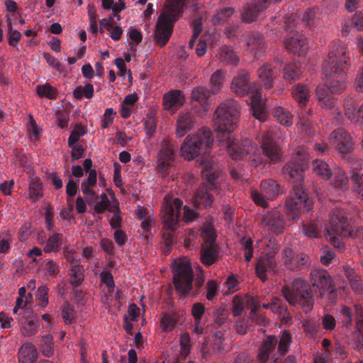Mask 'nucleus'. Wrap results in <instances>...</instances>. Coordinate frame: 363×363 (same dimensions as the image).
<instances>
[{
    "instance_id": "obj_42",
    "label": "nucleus",
    "mask_w": 363,
    "mask_h": 363,
    "mask_svg": "<svg viewBox=\"0 0 363 363\" xmlns=\"http://www.w3.org/2000/svg\"><path fill=\"white\" fill-rule=\"evenodd\" d=\"M86 133V128L82 123L77 124L68 138V146L72 147L74 143H77L79 138L84 136Z\"/></svg>"
},
{
    "instance_id": "obj_14",
    "label": "nucleus",
    "mask_w": 363,
    "mask_h": 363,
    "mask_svg": "<svg viewBox=\"0 0 363 363\" xmlns=\"http://www.w3.org/2000/svg\"><path fill=\"white\" fill-rule=\"evenodd\" d=\"M175 146L168 139L161 142V148L157 153V170L163 177L169 173L175 160Z\"/></svg>"
},
{
    "instance_id": "obj_24",
    "label": "nucleus",
    "mask_w": 363,
    "mask_h": 363,
    "mask_svg": "<svg viewBox=\"0 0 363 363\" xmlns=\"http://www.w3.org/2000/svg\"><path fill=\"white\" fill-rule=\"evenodd\" d=\"M247 50L255 57H259L264 52L266 48L265 41L262 34L258 32H251L245 40Z\"/></svg>"
},
{
    "instance_id": "obj_63",
    "label": "nucleus",
    "mask_w": 363,
    "mask_h": 363,
    "mask_svg": "<svg viewBox=\"0 0 363 363\" xmlns=\"http://www.w3.org/2000/svg\"><path fill=\"white\" fill-rule=\"evenodd\" d=\"M181 353L184 356L189 354L191 350V340L188 333H184L180 337Z\"/></svg>"
},
{
    "instance_id": "obj_40",
    "label": "nucleus",
    "mask_w": 363,
    "mask_h": 363,
    "mask_svg": "<svg viewBox=\"0 0 363 363\" xmlns=\"http://www.w3.org/2000/svg\"><path fill=\"white\" fill-rule=\"evenodd\" d=\"M333 182L336 188H338L341 190H345L348 189V178L345 172L341 169H338L335 171L333 174Z\"/></svg>"
},
{
    "instance_id": "obj_7",
    "label": "nucleus",
    "mask_w": 363,
    "mask_h": 363,
    "mask_svg": "<svg viewBox=\"0 0 363 363\" xmlns=\"http://www.w3.org/2000/svg\"><path fill=\"white\" fill-rule=\"evenodd\" d=\"M202 166V179L206 182L196 191L193 203L195 207L207 208L213 204V192L218 191L216 180L219 177L220 172L218 165L213 160H204Z\"/></svg>"
},
{
    "instance_id": "obj_11",
    "label": "nucleus",
    "mask_w": 363,
    "mask_h": 363,
    "mask_svg": "<svg viewBox=\"0 0 363 363\" xmlns=\"http://www.w3.org/2000/svg\"><path fill=\"white\" fill-rule=\"evenodd\" d=\"M194 274L189 263L179 262L173 268V283L180 296L186 297L193 289Z\"/></svg>"
},
{
    "instance_id": "obj_21",
    "label": "nucleus",
    "mask_w": 363,
    "mask_h": 363,
    "mask_svg": "<svg viewBox=\"0 0 363 363\" xmlns=\"http://www.w3.org/2000/svg\"><path fill=\"white\" fill-rule=\"evenodd\" d=\"M285 46L289 52L298 55V56L306 53L308 48L306 38L302 33L298 31L291 33V35L288 37L285 41Z\"/></svg>"
},
{
    "instance_id": "obj_55",
    "label": "nucleus",
    "mask_w": 363,
    "mask_h": 363,
    "mask_svg": "<svg viewBox=\"0 0 363 363\" xmlns=\"http://www.w3.org/2000/svg\"><path fill=\"white\" fill-rule=\"evenodd\" d=\"M341 323L343 326L349 328L352 323V310L347 306H342L340 311Z\"/></svg>"
},
{
    "instance_id": "obj_28",
    "label": "nucleus",
    "mask_w": 363,
    "mask_h": 363,
    "mask_svg": "<svg viewBox=\"0 0 363 363\" xmlns=\"http://www.w3.org/2000/svg\"><path fill=\"white\" fill-rule=\"evenodd\" d=\"M211 91L208 89L203 86H196L191 92V99L193 101L197 102L206 111L210 106L209 97Z\"/></svg>"
},
{
    "instance_id": "obj_12",
    "label": "nucleus",
    "mask_w": 363,
    "mask_h": 363,
    "mask_svg": "<svg viewBox=\"0 0 363 363\" xmlns=\"http://www.w3.org/2000/svg\"><path fill=\"white\" fill-rule=\"evenodd\" d=\"M182 206L183 201L181 199L169 196L164 197L162 204V218L166 229L173 231L177 228Z\"/></svg>"
},
{
    "instance_id": "obj_46",
    "label": "nucleus",
    "mask_w": 363,
    "mask_h": 363,
    "mask_svg": "<svg viewBox=\"0 0 363 363\" xmlns=\"http://www.w3.org/2000/svg\"><path fill=\"white\" fill-rule=\"evenodd\" d=\"M36 91L40 97H46L49 99H54L57 97V92L49 83L44 85H38Z\"/></svg>"
},
{
    "instance_id": "obj_22",
    "label": "nucleus",
    "mask_w": 363,
    "mask_h": 363,
    "mask_svg": "<svg viewBox=\"0 0 363 363\" xmlns=\"http://www.w3.org/2000/svg\"><path fill=\"white\" fill-rule=\"evenodd\" d=\"M185 102L184 94L181 90H171L163 96L164 108L175 113Z\"/></svg>"
},
{
    "instance_id": "obj_60",
    "label": "nucleus",
    "mask_w": 363,
    "mask_h": 363,
    "mask_svg": "<svg viewBox=\"0 0 363 363\" xmlns=\"http://www.w3.org/2000/svg\"><path fill=\"white\" fill-rule=\"evenodd\" d=\"M100 278L101 281L107 286L108 291L110 293L113 292L115 288V282L112 274L110 272L103 271L100 274Z\"/></svg>"
},
{
    "instance_id": "obj_4",
    "label": "nucleus",
    "mask_w": 363,
    "mask_h": 363,
    "mask_svg": "<svg viewBox=\"0 0 363 363\" xmlns=\"http://www.w3.org/2000/svg\"><path fill=\"white\" fill-rule=\"evenodd\" d=\"M291 342V336L286 330L281 333L279 340L276 335H268L258 349L257 363H296V359L294 355H289L284 360L277 357L276 350L280 355H284Z\"/></svg>"
},
{
    "instance_id": "obj_29",
    "label": "nucleus",
    "mask_w": 363,
    "mask_h": 363,
    "mask_svg": "<svg viewBox=\"0 0 363 363\" xmlns=\"http://www.w3.org/2000/svg\"><path fill=\"white\" fill-rule=\"evenodd\" d=\"M217 57L220 63L236 66L239 62V57L230 47L222 46L217 54Z\"/></svg>"
},
{
    "instance_id": "obj_32",
    "label": "nucleus",
    "mask_w": 363,
    "mask_h": 363,
    "mask_svg": "<svg viewBox=\"0 0 363 363\" xmlns=\"http://www.w3.org/2000/svg\"><path fill=\"white\" fill-rule=\"evenodd\" d=\"M27 195L32 203L37 202L43 197V186L38 178H33L30 181Z\"/></svg>"
},
{
    "instance_id": "obj_56",
    "label": "nucleus",
    "mask_w": 363,
    "mask_h": 363,
    "mask_svg": "<svg viewBox=\"0 0 363 363\" xmlns=\"http://www.w3.org/2000/svg\"><path fill=\"white\" fill-rule=\"evenodd\" d=\"M8 24V35H9V44L11 46L15 47L16 46L18 42L20 40L21 38V35L19 31L12 30L11 22L9 18L7 19Z\"/></svg>"
},
{
    "instance_id": "obj_39",
    "label": "nucleus",
    "mask_w": 363,
    "mask_h": 363,
    "mask_svg": "<svg viewBox=\"0 0 363 363\" xmlns=\"http://www.w3.org/2000/svg\"><path fill=\"white\" fill-rule=\"evenodd\" d=\"M234 11L231 7H225L218 10L212 17L213 23L218 26L225 23L233 16Z\"/></svg>"
},
{
    "instance_id": "obj_54",
    "label": "nucleus",
    "mask_w": 363,
    "mask_h": 363,
    "mask_svg": "<svg viewBox=\"0 0 363 363\" xmlns=\"http://www.w3.org/2000/svg\"><path fill=\"white\" fill-rule=\"evenodd\" d=\"M55 118L57 127L67 130L69 120V114L64 110H59L55 113Z\"/></svg>"
},
{
    "instance_id": "obj_58",
    "label": "nucleus",
    "mask_w": 363,
    "mask_h": 363,
    "mask_svg": "<svg viewBox=\"0 0 363 363\" xmlns=\"http://www.w3.org/2000/svg\"><path fill=\"white\" fill-rule=\"evenodd\" d=\"M321 324L324 330L332 331L336 327V320L333 315L326 313L321 318Z\"/></svg>"
},
{
    "instance_id": "obj_35",
    "label": "nucleus",
    "mask_w": 363,
    "mask_h": 363,
    "mask_svg": "<svg viewBox=\"0 0 363 363\" xmlns=\"http://www.w3.org/2000/svg\"><path fill=\"white\" fill-rule=\"evenodd\" d=\"M322 230V225L319 220H309L303 223V233L310 238H317L320 237Z\"/></svg>"
},
{
    "instance_id": "obj_3",
    "label": "nucleus",
    "mask_w": 363,
    "mask_h": 363,
    "mask_svg": "<svg viewBox=\"0 0 363 363\" xmlns=\"http://www.w3.org/2000/svg\"><path fill=\"white\" fill-rule=\"evenodd\" d=\"M350 65L347 48L339 41L333 42L328 59L323 66V72L326 78V86L330 93L340 94L345 89L346 69Z\"/></svg>"
},
{
    "instance_id": "obj_44",
    "label": "nucleus",
    "mask_w": 363,
    "mask_h": 363,
    "mask_svg": "<svg viewBox=\"0 0 363 363\" xmlns=\"http://www.w3.org/2000/svg\"><path fill=\"white\" fill-rule=\"evenodd\" d=\"M225 79V73L223 70H216L211 77V84L213 94H216L221 88Z\"/></svg>"
},
{
    "instance_id": "obj_48",
    "label": "nucleus",
    "mask_w": 363,
    "mask_h": 363,
    "mask_svg": "<svg viewBox=\"0 0 363 363\" xmlns=\"http://www.w3.org/2000/svg\"><path fill=\"white\" fill-rule=\"evenodd\" d=\"M301 16L302 23L304 26L313 27L316 25L318 18L315 11L313 9L306 10Z\"/></svg>"
},
{
    "instance_id": "obj_5",
    "label": "nucleus",
    "mask_w": 363,
    "mask_h": 363,
    "mask_svg": "<svg viewBox=\"0 0 363 363\" xmlns=\"http://www.w3.org/2000/svg\"><path fill=\"white\" fill-rule=\"evenodd\" d=\"M328 236L335 248L342 250L344 243L340 237H352L353 239L363 242V226L352 228L344 212L339 208H335L330 214V224L326 228Z\"/></svg>"
},
{
    "instance_id": "obj_9",
    "label": "nucleus",
    "mask_w": 363,
    "mask_h": 363,
    "mask_svg": "<svg viewBox=\"0 0 363 363\" xmlns=\"http://www.w3.org/2000/svg\"><path fill=\"white\" fill-rule=\"evenodd\" d=\"M281 294L291 306H301L306 313L313 308L314 299L311 286L301 279H295L290 285L284 286Z\"/></svg>"
},
{
    "instance_id": "obj_49",
    "label": "nucleus",
    "mask_w": 363,
    "mask_h": 363,
    "mask_svg": "<svg viewBox=\"0 0 363 363\" xmlns=\"http://www.w3.org/2000/svg\"><path fill=\"white\" fill-rule=\"evenodd\" d=\"M352 189L359 198L363 199V173L362 174H353Z\"/></svg>"
},
{
    "instance_id": "obj_23",
    "label": "nucleus",
    "mask_w": 363,
    "mask_h": 363,
    "mask_svg": "<svg viewBox=\"0 0 363 363\" xmlns=\"http://www.w3.org/2000/svg\"><path fill=\"white\" fill-rule=\"evenodd\" d=\"M196 123L194 115L189 111L179 112L177 120L176 134L181 138L191 130Z\"/></svg>"
},
{
    "instance_id": "obj_16",
    "label": "nucleus",
    "mask_w": 363,
    "mask_h": 363,
    "mask_svg": "<svg viewBox=\"0 0 363 363\" xmlns=\"http://www.w3.org/2000/svg\"><path fill=\"white\" fill-rule=\"evenodd\" d=\"M291 95L300 107L299 117L307 121L312 115V109L308 108L310 90L305 84H298L292 89Z\"/></svg>"
},
{
    "instance_id": "obj_50",
    "label": "nucleus",
    "mask_w": 363,
    "mask_h": 363,
    "mask_svg": "<svg viewBox=\"0 0 363 363\" xmlns=\"http://www.w3.org/2000/svg\"><path fill=\"white\" fill-rule=\"evenodd\" d=\"M348 120L357 126L363 128V104L354 111L348 113Z\"/></svg>"
},
{
    "instance_id": "obj_13",
    "label": "nucleus",
    "mask_w": 363,
    "mask_h": 363,
    "mask_svg": "<svg viewBox=\"0 0 363 363\" xmlns=\"http://www.w3.org/2000/svg\"><path fill=\"white\" fill-rule=\"evenodd\" d=\"M310 281L313 287L318 289L321 297L328 294L332 299L335 298V288L333 279L327 270L320 268L313 269L310 274Z\"/></svg>"
},
{
    "instance_id": "obj_61",
    "label": "nucleus",
    "mask_w": 363,
    "mask_h": 363,
    "mask_svg": "<svg viewBox=\"0 0 363 363\" xmlns=\"http://www.w3.org/2000/svg\"><path fill=\"white\" fill-rule=\"evenodd\" d=\"M144 125L146 134L149 136V138H151L154 135L157 126L155 117L150 114L147 115L145 120Z\"/></svg>"
},
{
    "instance_id": "obj_8",
    "label": "nucleus",
    "mask_w": 363,
    "mask_h": 363,
    "mask_svg": "<svg viewBox=\"0 0 363 363\" xmlns=\"http://www.w3.org/2000/svg\"><path fill=\"white\" fill-rule=\"evenodd\" d=\"M186 0H169L166 10L157 20L155 40L160 46L165 45L170 38L174 23L183 11Z\"/></svg>"
},
{
    "instance_id": "obj_2",
    "label": "nucleus",
    "mask_w": 363,
    "mask_h": 363,
    "mask_svg": "<svg viewBox=\"0 0 363 363\" xmlns=\"http://www.w3.org/2000/svg\"><path fill=\"white\" fill-rule=\"evenodd\" d=\"M307 168V162L299 157H294L284 170L292 179L296 181L293 182V189L286 201V208L288 216L296 220L301 214L308 213L313 206V202L303 189V172Z\"/></svg>"
},
{
    "instance_id": "obj_51",
    "label": "nucleus",
    "mask_w": 363,
    "mask_h": 363,
    "mask_svg": "<svg viewBox=\"0 0 363 363\" xmlns=\"http://www.w3.org/2000/svg\"><path fill=\"white\" fill-rule=\"evenodd\" d=\"M347 162L350 168L351 178H352L353 174H362L360 173V170L363 167V161L362 159L353 156H350L347 158Z\"/></svg>"
},
{
    "instance_id": "obj_38",
    "label": "nucleus",
    "mask_w": 363,
    "mask_h": 363,
    "mask_svg": "<svg viewBox=\"0 0 363 363\" xmlns=\"http://www.w3.org/2000/svg\"><path fill=\"white\" fill-rule=\"evenodd\" d=\"M274 117L281 124L289 126L293 123L292 115L285 108L278 106L276 107L272 113Z\"/></svg>"
},
{
    "instance_id": "obj_6",
    "label": "nucleus",
    "mask_w": 363,
    "mask_h": 363,
    "mask_svg": "<svg viewBox=\"0 0 363 363\" xmlns=\"http://www.w3.org/2000/svg\"><path fill=\"white\" fill-rule=\"evenodd\" d=\"M231 89L239 96L251 94L250 109L255 118L262 121L264 117V106L262 100L261 89L256 84H250L247 71L240 69L233 77Z\"/></svg>"
},
{
    "instance_id": "obj_15",
    "label": "nucleus",
    "mask_w": 363,
    "mask_h": 363,
    "mask_svg": "<svg viewBox=\"0 0 363 363\" xmlns=\"http://www.w3.org/2000/svg\"><path fill=\"white\" fill-rule=\"evenodd\" d=\"M261 147L264 155L271 163L276 164L281 160V149L277 143L275 136L272 132L268 131L262 136Z\"/></svg>"
},
{
    "instance_id": "obj_34",
    "label": "nucleus",
    "mask_w": 363,
    "mask_h": 363,
    "mask_svg": "<svg viewBox=\"0 0 363 363\" xmlns=\"http://www.w3.org/2000/svg\"><path fill=\"white\" fill-rule=\"evenodd\" d=\"M218 259V251L216 246H202L201 250V261L206 265L211 266Z\"/></svg>"
},
{
    "instance_id": "obj_45",
    "label": "nucleus",
    "mask_w": 363,
    "mask_h": 363,
    "mask_svg": "<svg viewBox=\"0 0 363 363\" xmlns=\"http://www.w3.org/2000/svg\"><path fill=\"white\" fill-rule=\"evenodd\" d=\"M177 316L174 313H165L161 318V328L164 332L173 330L177 324Z\"/></svg>"
},
{
    "instance_id": "obj_43",
    "label": "nucleus",
    "mask_w": 363,
    "mask_h": 363,
    "mask_svg": "<svg viewBox=\"0 0 363 363\" xmlns=\"http://www.w3.org/2000/svg\"><path fill=\"white\" fill-rule=\"evenodd\" d=\"M38 324L34 319L26 320L21 323V330L23 336L30 337L36 334Z\"/></svg>"
},
{
    "instance_id": "obj_37",
    "label": "nucleus",
    "mask_w": 363,
    "mask_h": 363,
    "mask_svg": "<svg viewBox=\"0 0 363 363\" xmlns=\"http://www.w3.org/2000/svg\"><path fill=\"white\" fill-rule=\"evenodd\" d=\"M70 284L74 288L81 285L84 279L83 267L79 264L72 265L69 270Z\"/></svg>"
},
{
    "instance_id": "obj_27",
    "label": "nucleus",
    "mask_w": 363,
    "mask_h": 363,
    "mask_svg": "<svg viewBox=\"0 0 363 363\" xmlns=\"http://www.w3.org/2000/svg\"><path fill=\"white\" fill-rule=\"evenodd\" d=\"M38 352L35 347L29 342L21 345L18 351L19 363H36Z\"/></svg>"
},
{
    "instance_id": "obj_57",
    "label": "nucleus",
    "mask_w": 363,
    "mask_h": 363,
    "mask_svg": "<svg viewBox=\"0 0 363 363\" xmlns=\"http://www.w3.org/2000/svg\"><path fill=\"white\" fill-rule=\"evenodd\" d=\"M49 289L46 286H41L38 289L36 298L38 300L39 306L45 308L48 303V294Z\"/></svg>"
},
{
    "instance_id": "obj_30",
    "label": "nucleus",
    "mask_w": 363,
    "mask_h": 363,
    "mask_svg": "<svg viewBox=\"0 0 363 363\" xmlns=\"http://www.w3.org/2000/svg\"><path fill=\"white\" fill-rule=\"evenodd\" d=\"M63 241V235L60 233H55L43 243V251L46 253L57 252L60 251Z\"/></svg>"
},
{
    "instance_id": "obj_26",
    "label": "nucleus",
    "mask_w": 363,
    "mask_h": 363,
    "mask_svg": "<svg viewBox=\"0 0 363 363\" xmlns=\"http://www.w3.org/2000/svg\"><path fill=\"white\" fill-rule=\"evenodd\" d=\"M257 74L265 89H269L274 86L276 72L271 65H263L258 69Z\"/></svg>"
},
{
    "instance_id": "obj_36",
    "label": "nucleus",
    "mask_w": 363,
    "mask_h": 363,
    "mask_svg": "<svg viewBox=\"0 0 363 363\" xmlns=\"http://www.w3.org/2000/svg\"><path fill=\"white\" fill-rule=\"evenodd\" d=\"M301 69L295 63H289L283 69L284 79L289 83H293L300 79Z\"/></svg>"
},
{
    "instance_id": "obj_62",
    "label": "nucleus",
    "mask_w": 363,
    "mask_h": 363,
    "mask_svg": "<svg viewBox=\"0 0 363 363\" xmlns=\"http://www.w3.org/2000/svg\"><path fill=\"white\" fill-rule=\"evenodd\" d=\"M206 308L201 303H194L191 308V315L194 318L195 322L199 324L201 317L205 312Z\"/></svg>"
},
{
    "instance_id": "obj_20",
    "label": "nucleus",
    "mask_w": 363,
    "mask_h": 363,
    "mask_svg": "<svg viewBox=\"0 0 363 363\" xmlns=\"http://www.w3.org/2000/svg\"><path fill=\"white\" fill-rule=\"evenodd\" d=\"M272 250V252L260 257L255 265L256 274L262 281L267 279V274L274 273L276 270L277 263L274 259V254L277 252V248L276 246H273Z\"/></svg>"
},
{
    "instance_id": "obj_41",
    "label": "nucleus",
    "mask_w": 363,
    "mask_h": 363,
    "mask_svg": "<svg viewBox=\"0 0 363 363\" xmlns=\"http://www.w3.org/2000/svg\"><path fill=\"white\" fill-rule=\"evenodd\" d=\"M73 95L77 99H81L83 96L89 99L94 96V86L90 83L84 86H79L74 90Z\"/></svg>"
},
{
    "instance_id": "obj_17",
    "label": "nucleus",
    "mask_w": 363,
    "mask_h": 363,
    "mask_svg": "<svg viewBox=\"0 0 363 363\" xmlns=\"http://www.w3.org/2000/svg\"><path fill=\"white\" fill-rule=\"evenodd\" d=\"M84 171L89 174L88 177L84 179L81 183V190L86 196L88 203L91 202L94 199H98V195L91 189L96 184L97 173L95 169H91L92 161L91 159H86L83 163Z\"/></svg>"
},
{
    "instance_id": "obj_10",
    "label": "nucleus",
    "mask_w": 363,
    "mask_h": 363,
    "mask_svg": "<svg viewBox=\"0 0 363 363\" xmlns=\"http://www.w3.org/2000/svg\"><path fill=\"white\" fill-rule=\"evenodd\" d=\"M214 138L206 127L201 128L196 134L188 135L181 146V155L187 160L206 153L211 149Z\"/></svg>"
},
{
    "instance_id": "obj_18",
    "label": "nucleus",
    "mask_w": 363,
    "mask_h": 363,
    "mask_svg": "<svg viewBox=\"0 0 363 363\" xmlns=\"http://www.w3.org/2000/svg\"><path fill=\"white\" fill-rule=\"evenodd\" d=\"M284 266L292 271L301 270L307 267L310 263L309 257L302 252H295L291 248L283 252Z\"/></svg>"
},
{
    "instance_id": "obj_31",
    "label": "nucleus",
    "mask_w": 363,
    "mask_h": 363,
    "mask_svg": "<svg viewBox=\"0 0 363 363\" xmlns=\"http://www.w3.org/2000/svg\"><path fill=\"white\" fill-rule=\"evenodd\" d=\"M312 169L315 174L325 180L329 179L333 176V172L329 164L323 160H314L312 163Z\"/></svg>"
},
{
    "instance_id": "obj_64",
    "label": "nucleus",
    "mask_w": 363,
    "mask_h": 363,
    "mask_svg": "<svg viewBox=\"0 0 363 363\" xmlns=\"http://www.w3.org/2000/svg\"><path fill=\"white\" fill-rule=\"evenodd\" d=\"M351 26L357 30H363V15L362 13H356L350 20Z\"/></svg>"
},
{
    "instance_id": "obj_25",
    "label": "nucleus",
    "mask_w": 363,
    "mask_h": 363,
    "mask_svg": "<svg viewBox=\"0 0 363 363\" xmlns=\"http://www.w3.org/2000/svg\"><path fill=\"white\" fill-rule=\"evenodd\" d=\"M262 224L274 233H281L285 222L283 216L278 211H274L262 218Z\"/></svg>"
},
{
    "instance_id": "obj_53",
    "label": "nucleus",
    "mask_w": 363,
    "mask_h": 363,
    "mask_svg": "<svg viewBox=\"0 0 363 363\" xmlns=\"http://www.w3.org/2000/svg\"><path fill=\"white\" fill-rule=\"evenodd\" d=\"M240 244L245 252V259L247 262H249L253 257V242L251 238L247 240L243 238L241 240Z\"/></svg>"
},
{
    "instance_id": "obj_33",
    "label": "nucleus",
    "mask_w": 363,
    "mask_h": 363,
    "mask_svg": "<svg viewBox=\"0 0 363 363\" xmlns=\"http://www.w3.org/2000/svg\"><path fill=\"white\" fill-rule=\"evenodd\" d=\"M260 189L267 199H272L279 194L280 191L279 184L277 181L271 179L262 181Z\"/></svg>"
},
{
    "instance_id": "obj_52",
    "label": "nucleus",
    "mask_w": 363,
    "mask_h": 363,
    "mask_svg": "<svg viewBox=\"0 0 363 363\" xmlns=\"http://www.w3.org/2000/svg\"><path fill=\"white\" fill-rule=\"evenodd\" d=\"M74 308L69 303H65L61 309V315L66 324H71L74 320Z\"/></svg>"
},
{
    "instance_id": "obj_1",
    "label": "nucleus",
    "mask_w": 363,
    "mask_h": 363,
    "mask_svg": "<svg viewBox=\"0 0 363 363\" xmlns=\"http://www.w3.org/2000/svg\"><path fill=\"white\" fill-rule=\"evenodd\" d=\"M240 106L231 99L221 103L214 113L218 140L226 142L228 152L233 160H242L250 153L249 148H247L250 142L246 140L240 144L232 133L238 126Z\"/></svg>"
},
{
    "instance_id": "obj_59",
    "label": "nucleus",
    "mask_w": 363,
    "mask_h": 363,
    "mask_svg": "<svg viewBox=\"0 0 363 363\" xmlns=\"http://www.w3.org/2000/svg\"><path fill=\"white\" fill-rule=\"evenodd\" d=\"M245 308V301L242 298L235 296L233 298V306L231 311L234 316H239L242 314Z\"/></svg>"
},
{
    "instance_id": "obj_19",
    "label": "nucleus",
    "mask_w": 363,
    "mask_h": 363,
    "mask_svg": "<svg viewBox=\"0 0 363 363\" xmlns=\"http://www.w3.org/2000/svg\"><path fill=\"white\" fill-rule=\"evenodd\" d=\"M330 144L342 154H347L353 149V142L350 134L343 128L333 130L329 138Z\"/></svg>"
},
{
    "instance_id": "obj_47",
    "label": "nucleus",
    "mask_w": 363,
    "mask_h": 363,
    "mask_svg": "<svg viewBox=\"0 0 363 363\" xmlns=\"http://www.w3.org/2000/svg\"><path fill=\"white\" fill-rule=\"evenodd\" d=\"M41 349L43 355L46 357H50L53 354V337L51 335L43 336Z\"/></svg>"
}]
</instances>
